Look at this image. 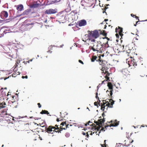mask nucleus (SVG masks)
Wrapping results in <instances>:
<instances>
[{
  "instance_id": "nucleus-30",
  "label": "nucleus",
  "mask_w": 147,
  "mask_h": 147,
  "mask_svg": "<svg viewBox=\"0 0 147 147\" xmlns=\"http://www.w3.org/2000/svg\"><path fill=\"white\" fill-rule=\"evenodd\" d=\"M122 72L123 74L125 75V74H127L128 72V70L126 69H123L122 70Z\"/></svg>"
},
{
  "instance_id": "nucleus-61",
  "label": "nucleus",
  "mask_w": 147,
  "mask_h": 147,
  "mask_svg": "<svg viewBox=\"0 0 147 147\" xmlns=\"http://www.w3.org/2000/svg\"><path fill=\"white\" fill-rule=\"evenodd\" d=\"M105 81H103L102 82V83H103Z\"/></svg>"
},
{
  "instance_id": "nucleus-48",
  "label": "nucleus",
  "mask_w": 147,
  "mask_h": 147,
  "mask_svg": "<svg viewBox=\"0 0 147 147\" xmlns=\"http://www.w3.org/2000/svg\"><path fill=\"white\" fill-rule=\"evenodd\" d=\"M32 61V59H31V60H29V61H27V62H28V63H29V62H30V61Z\"/></svg>"
},
{
  "instance_id": "nucleus-58",
  "label": "nucleus",
  "mask_w": 147,
  "mask_h": 147,
  "mask_svg": "<svg viewBox=\"0 0 147 147\" xmlns=\"http://www.w3.org/2000/svg\"><path fill=\"white\" fill-rule=\"evenodd\" d=\"M130 52L131 51H130L129 52H127V53H130Z\"/></svg>"
},
{
  "instance_id": "nucleus-64",
  "label": "nucleus",
  "mask_w": 147,
  "mask_h": 147,
  "mask_svg": "<svg viewBox=\"0 0 147 147\" xmlns=\"http://www.w3.org/2000/svg\"><path fill=\"white\" fill-rule=\"evenodd\" d=\"M72 125H70V126H71Z\"/></svg>"
},
{
  "instance_id": "nucleus-23",
  "label": "nucleus",
  "mask_w": 147,
  "mask_h": 147,
  "mask_svg": "<svg viewBox=\"0 0 147 147\" xmlns=\"http://www.w3.org/2000/svg\"><path fill=\"white\" fill-rule=\"evenodd\" d=\"M104 74H106V76H105V78L107 80H109V76L110 75V74L109 72H108L107 71H105V72H104Z\"/></svg>"
},
{
  "instance_id": "nucleus-54",
  "label": "nucleus",
  "mask_w": 147,
  "mask_h": 147,
  "mask_svg": "<svg viewBox=\"0 0 147 147\" xmlns=\"http://www.w3.org/2000/svg\"><path fill=\"white\" fill-rule=\"evenodd\" d=\"M108 20V19H105V21H107Z\"/></svg>"
},
{
  "instance_id": "nucleus-12",
  "label": "nucleus",
  "mask_w": 147,
  "mask_h": 147,
  "mask_svg": "<svg viewBox=\"0 0 147 147\" xmlns=\"http://www.w3.org/2000/svg\"><path fill=\"white\" fill-rule=\"evenodd\" d=\"M60 125L62 126H60L59 129H62V130L63 129H65L69 127V124H67L66 123V122L61 123Z\"/></svg>"
},
{
  "instance_id": "nucleus-29",
  "label": "nucleus",
  "mask_w": 147,
  "mask_h": 147,
  "mask_svg": "<svg viewBox=\"0 0 147 147\" xmlns=\"http://www.w3.org/2000/svg\"><path fill=\"white\" fill-rule=\"evenodd\" d=\"M40 113L41 114H47L48 115L49 114V113L47 111L45 110H42V111L40 112Z\"/></svg>"
},
{
  "instance_id": "nucleus-17",
  "label": "nucleus",
  "mask_w": 147,
  "mask_h": 147,
  "mask_svg": "<svg viewBox=\"0 0 147 147\" xmlns=\"http://www.w3.org/2000/svg\"><path fill=\"white\" fill-rule=\"evenodd\" d=\"M131 140L129 139H127V140H125L124 141L125 146H129L130 145V144L133 142V140H132L131 142Z\"/></svg>"
},
{
  "instance_id": "nucleus-46",
  "label": "nucleus",
  "mask_w": 147,
  "mask_h": 147,
  "mask_svg": "<svg viewBox=\"0 0 147 147\" xmlns=\"http://www.w3.org/2000/svg\"><path fill=\"white\" fill-rule=\"evenodd\" d=\"M102 117H103V119H104V116H105V114H104V113H102Z\"/></svg>"
},
{
  "instance_id": "nucleus-62",
  "label": "nucleus",
  "mask_w": 147,
  "mask_h": 147,
  "mask_svg": "<svg viewBox=\"0 0 147 147\" xmlns=\"http://www.w3.org/2000/svg\"><path fill=\"white\" fill-rule=\"evenodd\" d=\"M3 146H4V145H2V147H3Z\"/></svg>"
},
{
  "instance_id": "nucleus-27",
  "label": "nucleus",
  "mask_w": 147,
  "mask_h": 147,
  "mask_svg": "<svg viewBox=\"0 0 147 147\" xmlns=\"http://www.w3.org/2000/svg\"><path fill=\"white\" fill-rule=\"evenodd\" d=\"M6 105L5 103L4 102L0 103V109L1 108H3L6 107Z\"/></svg>"
},
{
  "instance_id": "nucleus-19",
  "label": "nucleus",
  "mask_w": 147,
  "mask_h": 147,
  "mask_svg": "<svg viewBox=\"0 0 147 147\" xmlns=\"http://www.w3.org/2000/svg\"><path fill=\"white\" fill-rule=\"evenodd\" d=\"M12 104L11 105V106L13 108H16L18 106V103L17 101H12Z\"/></svg>"
},
{
  "instance_id": "nucleus-39",
  "label": "nucleus",
  "mask_w": 147,
  "mask_h": 147,
  "mask_svg": "<svg viewBox=\"0 0 147 147\" xmlns=\"http://www.w3.org/2000/svg\"><path fill=\"white\" fill-rule=\"evenodd\" d=\"M119 34H118L117 33L115 35H116V36L117 37V38H119Z\"/></svg>"
},
{
  "instance_id": "nucleus-50",
  "label": "nucleus",
  "mask_w": 147,
  "mask_h": 147,
  "mask_svg": "<svg viewBox=\"0 0 147 147\" xmlns=\"http://www.w3.org/2000/svg\"><path fill=\"white\" fill-rule=\"evenodd\" d=\"M58 1H59L58 0H55L54 2H58Z\"/></svg>"
},
{
  "instance_id": "nucleus-1",
  "label": "nucleus",
  "mask_w": 147,
  "mask_h": 147,
  "mask_svg": "<svg viewBox=\"0 0 147 147\" xmlns=\"http://www.w3.org/2000/svg\"><path fill=\"white\" fill-rule=\"evenodd\" d=\"M88 38L91 41L94 42L95 39L97 38L99 36V30H96L93 31H88Z\"/></svg>"
},
{
  "instance_id": "nucleus-53",
  "label": "nucleus",
  "mask_w": 147,
  "mask_h": 147,
  "mask_svg": "<svg viewBox=\"0 0 147 147\" xmlns=\"http://www.w3.org/2000/svg\"><path fill=\"white\" fill-rule=\"evenodd\" d=\"M105 38H106L107 39V40H109V38H108V37H106Z\"/></svg>"
},
{
  "instance_id": "nucleus-16",
  "label": "nucleus",
  "mask_w": 147,
  "mask_h": 147,
  "mask_svg": "<svg viewBox=\"0 0 147 147\" xmlns=\"http://www.w3.org/2000/svg\"><path fill=\"white\" fill-rule=\"evenodd\" d=\"M100 56H99L98 57L96 56H93L91 58V61L92 62H94L95 60L97 61H98L100 59Z\"/></svg>"
},
{
  "instance_id": "nucleus-60",
  "label": "nucleus",
  "mask_w": 147,
  "mask_h": 147,
  "mask_svg": "<svg viewBox=\"0 0 147 147\" xmlns=\"http://www.w3.org/2000/svg\"><path fill=\"white\" fill-rule=\"evenodd\" d=\"M136 39L137 40H138V39L137 38H136Z\"/></svg>"
},
{
  "instance_id": "nucleus-24",
  "label": "nucleus",
  "mask_w": 147,
  "mask_h": 147,
  "mask_svg": "<svg viewBox=\"0 0 147 147\" xmlns=\"http://www.w3.org/2000/svg\"><path fill=\"white\" fill-rule=\"evenodd\" d=\"M31 10L30 9H28L24 11L23 13L24 15H28L30 13Z\"/></svg>"
},
{
  "instance_id": "nucleus-51",
  "label": "nucleus",
  "mask_w": 147,
  "mask_h": 147,
  "mask_svg": "<svg viewBox=\"0 0 147 147\" xmlns=\"http://www.w3.org/2000/svg\"><path fill=\"white\" fill-rule=\"evenodd\" d=\"M96 98H99V97H98V95H96Z\"/></svg>"
},
{
  "instance_id": "nucleus-33",
  "label": "nucleus",
  "mask_w": 147,
  "mask_h": 147,
  "mask_svg": "<svg viewBox=\"0 0 147 147\" xmlns=\"http://www.w3.org/2000/svg\"><path fill=\"white\" fill-rule=\"evenodd\" d=\"M94 105L95 106H98L97 105H99V106H100V103H98L97 102H94Z\"/></svg>"
},
{
  "instance_id": "nucleus-59",
  "label": "nucleus",
  "mask_w": 147,
  "mask_h": 147,
  "mask_svg": "<svg viewBox=\"0 0 147 147\" xmlns=\"http://www.w3.org/2000/svg\"><path fill=\"white\" fill-rule=\"evenodd\" d=\"M105 12V11L104 10L103 11V13H104Z\"/></svg>"
},
{
  "instance_id": "nucleus-41",
  "label": "nucleus",
  "mask_w": 147,
  "mask_h": 147,
  "mask_svg": "<svg viewBox=\"0 0 147 147\" xmlns=\"http://www.w3.org/2000/svg\"><path fill=\"white\" fill-rule=\"evenodd\" d=\"M86 136H87V138H88V137L89 136V134H88V133L87 132L86 133Z\"/></svg>"
},
{
  "instance_id": "nucleus-7",
  "label": "nucleus",
  "mask_w": 147,
  "mask_h": 147,
  "mask_svg": "<svg viewBox=\"0 0 147 147\" xmlns=\"http://www.w3.org/2000/svg\"><path fill=\"white\" fill-rule=\"evenodd\" d=\"M119 121H117V120H115L113 121V120L109 122L108 123H111V124L110 125H107L106 126H105V128H106L107 127H111V126H117L119 124Z\"/></svg>"
},
{
  "instance_id": "nucleus-4",
  "label": "nucleus",
  "mask_w": 147,
  "mask_h": 147,
  "mask_svg": "<svg viewBox=\"0 0 147 147\" xmlns=\"http://www.w3.org/2000/svg\"><path fill=\"white\" fill-rule=\"evenodd\" d=\"M58 126V125H56L55 126L50 125L48 127H45V131L48 133L51 134H53L54 132L61 133L62 129H59L60 128Z\"/></svg>"
},
{
  "instance_id": "nucleus-42",
  "label": "nucleus",
  "mask_w": 147,
  "mask_h": 147,
  "mask_svg": "<svg viewBox=\"0 0 147 147\" xmlns=\"http://www.w3.org/2000/svg\"><path fill=\"white\" fill-rule=\"evenodd\" d=\"M11 94V92H8V93H7V96H8V95H10Z\"/></svg>"
},
{
  "instance_id": "nucleus-63",
  "label": "nucleus",
  "mask_w": 147,
  "mask_h": 147,
  "mask_svg": "<svg viewBox=\"0 0 147 147\" xmlns=\"http://www.w3.org/2000/svg\"><path fill=\"white\" fill-rule=\"evenodd\" d=\"M42 126V127H44V125H43V126Z\"/></svg>"
},
{
  "instance_id": "nucleus-20",
  "label": "nucleus",
  "mask_w": 147,
  "mask_h": 147,
  "mask_svg": "<svg viewBox=\"0 0 147 147\" xmlns=\"http://www.w3.org/2000/svg\"><path fill=\"white\" fill-rule=\"evenodd\" d=\"M72 13H73V15H75L77 14V11L76 10L72 11L70 13H69V14H68V15H67V18L68 17V18H70V17L71 16V14H72Z\"/></svg>"
},
{
  "instance_id": "nucleus-13",
  "label": "nucleus",
  "mask_w": 147,
  "mask_h": 147,
  "mask_svg": "<svg viewBox=\"0 0 147 147\" xmlns=\"http://www.w3.org/2000/svg\"><path fill=\"white\" fill-rule=\"evenodd\" d=\"M128 64L129 66L133 65L135 67L137 65L136 61L135 60L134 58H132L130 61H128Z\"/></svg>"
},
{
  "instance_id": "nucleus-14",
  "label": "nucleus",
  "mask_w": 147,
  "mask_h": 147,
  "mask_svg": "<svg viewBox=\"0 0 147 147\" xmlns=\"http://www.w3.org/2000/svg\"><path fill=\"white\" fill-rule=\"evenodd\" d=\"M115 32L117 33H118L120 36L122 37L123 34L122 33L123 32V28L119 26H118V28H116L115 29Z\"/></svg>"
},
{
  "instance_id": "nucleus-47",
  "label": "nucleus",
  "mask_w": 147,
  "mask_h": 147,
  "mask_svg": "<svg viewBox=\"0 0 147 147\" xmlns=\"http://www.w3.org/2000/svg\"><path fill=\"white\" fill-rule=\"evenodd\" d=\"M83 135H85L86 134V133H84V132H82V133Z\"/></svg>"
},
{
  "instance_id": "nucleus-10",
  "label": "nucleus",
  "mask_w": 147,
  "mask_h": 147,
  "mask_svg": "<svg viewBox=\"0 0 147 147\" xmlns=\"http://www.w3.org/2000/svg\"><path fill=\"white\" fill-rule=\"evenodd\" d=\"M107 86L109 89L110 91H108V90H107V93L108 92H109V94H108V96H111L113 94V85L111 82H108L107 84Z\"/></svg>"
},
{
  "instance_id": "nucleus-56",
  "label": "nucleus",
  "mask_w": 147,
  "mask_h": 147,
  "mask_svg": "<svg viewBox=\"0 0 147 147\" xmlns=\"http://www.w3.org/2000/svg\"><path fill=\"white\" fill-rule=\"evenodd\" d=\"M9 78V77H7V78H5V79H4V80H5L6 79H7V78Z\"/></svg>"
},
{
  "instance_id": "nucleus-55",
  "label": "nucleus",
  "mask_w": 147,
  "mask_h": 147,
  "mask_svg": "<svg viewBox=\"0 0 147 147\" xmlns=\"http://www.w3.org/2000/svg\"><path fill=\"white\" fill-rule=\"evenodd\" d=\"M107 26L106 25H105V27L104 28V29H105L106 28Z\"/></svg>"
},
{
  "instance_id": "nucleus-9",
  "label": "nucleus",
  "mask_w": 147,
  "mask_h": 147,
  "mask_svg": "<svg viewBox=\"0 0 147 147\" xmlns=\"http://www.w3.org/2000/svg\"><path fill=\"white\" fill-rule=\"evenodd\" d=\"M99 64L100 65L102 66V67L101 69V70L102 71V73H104V69H105V67L106 63H107V62L105 61H103L100 59L98 61Z\"/></svg>"
},
{
  "instance_id": "nucleus-15",
  "label": "nucleus",
  "mask_w": 147,
  "mask_h": 147,
  "mask_svg": "<svg viewBox=\"0 0 147 147\" xmlns=\"http://www.w3.org/2000/svg\"><path fill=\"white\" fill-rule=\"evenodd\" d=\"M87 24V22L84 20H81L78 22V26H82L86 25Z\"/></svg>"
},
{
  "instance_id": "nucleus-3",
  "label": "nucleus",
  "mask_w": 147,
  "mask_h": 147,
  "mask_svg": "<svg viewBox=\"0 0 147 147\" xmlns=\"http://www.w3.org/2000/svg\"><path fill=\"white\" fill-rule=\"evenodd\" d=\"M102 101L103 103L102 104V103H101V109L103 111H104L105 109H106L105 112H106L109 107L112 108L113 105L114 103V101L111 99H110L109 100L111 103H109L108 101L106 102L105 100H103Z\"/></svg>"
},
{
  "instance_id": "nucleus-26",
  "label": "nucleus",
  "mask_w": 147,
  "mask_h": 147,
  "mask_svg": "<svg viewBox=\"0 0 147 147\" xmlns=\"http://www.w3.org/2000/svg\"><path fill=\"white\" fill-rule=\"evenodd\" d=\"M99 34H102L104 36H106L107 35V33H106L105 30H99Z\"/></svg>"
},
{
  "instance_id": "nucleus-11",
  "label": "nucleus",
  "mask_w": 147,
  "mask_h": 147,
  "mask_svg": "<svg viewBox=\"0 0 147 147\" xmlns=\"http://www.w3.org/2000/svg\"><path fill=\"white\" fill-rule=\"evenodd\" d=\"M56 12V10L55 9H49L46 10L45 12V13L47 14H51L55 13Z\"/></svg>"
},
{
  "instance_id": "nucleus-57",
  "label": "nucleus",
  "mask_w": 147,
  "mask_h": 147,
  "mask_svg": "<svg viewBox=\"0 0 147 147\" xmlns=\"http://www.w3.org/2000/svg\"><path fill=\"white\" fill-rule=\"evenodd\" d=\"M98 93L97 92L96 93V95H98Z\"/></svg>"
},
{
  "instance_id": "nucleus-5",
  "label": "nucleus",
  "mask_w": 147,
  "mask_h": 147,
  "mask_svg": "<svg viewBox=\"0 0 147 147\" xmlns=\"http://www.w3.org/2000/svg\"><path fill=\"white\" fill-rule=\"evenodd\" d=\"M93 46H90V48L92 50L94 51H99L100 49L102 47V44L101 42L99 41L97 42V43L93 42Z\"/></svg>"
},
{
  "instance_id": "nucleus-8",
  "label": "nucleus",
  "mask_w": 147,
  "mask_h": 147,
  "mask_svg": "<svg viewBox=\"0 0 147 147\" xmlns=\"http://www.w3.org/2000/svg\"><path fill=\"white\" fill-rule=\"evenodd\" d=\"M29 135L32 139L34 140H36L40 137L39 135L37 133H34V132H30Z\"/></svg>"
},
{
  "instance_id": "nucleus-34",
  "label": "nucleus",
  "mask_w": 147,
  "mask_h": 147,
  "mask_svg": "<svg viewBox=\"0 0 147 147\" xmlns=\"http://www.w3.org/2000/svg\"><path fill=\"white\" fill-rule=\"evenodd\" d=\"M109 5V4H106L105 5V11L106 10V9H107V8H108V7H107V6Z\"/></svg>"
},
{
  "instance_id": "nucleus-45",
  "label": "nucleus",
  "mask_w": 147,
  "mask_h": 147,
  "mask_svg": "<svg viewBox=\"0 0 147 147\" xmlns=\"http://www.w3.org/2000/svg\"><path fill=\"white\" fill-rule=\"evenodd\" d=\"M135 18H136V19L137 20H138V21H139V18H138V16H136L135 17Z\"/></svg>"
},
{
  "instance_id": "nucleus-52",
  "label": "nucleus",
  "mask_w": 147,
  "mask_h": 147,
  "mask_svg": "<svg viewBox=\"0 0 147 147\" xmlns=\"http://www.w3.org/2000/svg\"><path fill=\"white\" fill-rule=\"evenodd\" d=\"M57 122H59V119L58 118H57Z\"/></svg>"
},
{
  "instance_id": "nucleus-6",
  "label": "nucleus",
  "mask_w": 147,
  "mask_h": 147,
  "mask_svg": "<svg viewBox=\"0 0 147 147\" xmlns=\"http://www.w3.org/2000/svg\"><path fill=\"white\" fill-rule=\"evenodd\" d=\"M67 15L68 14L66 11H63L60 12L59 13L58 15L59 19L61 21L68 20V18H67Z\"/></svg>"
},
{
  "instance_id": "nucleus-18",
  "label": "nucleus",
  "mask_w": 147,
  "mask_h": 147,
  "mask_svg": "<svg viewBox=\"0 0 147 147\" xmlns=\"http://www.w3.org/2000/svg\"><path fill=\"white\" fill-rule=\"evenodd\" d=\"M15 7H16V9L18 11H22L24 9L23 5L22 4H20L17 5H15Z\"/></svg>"
},
{
  "instance_id": "nucleus-40",
  "label": "nucleus",
  "mask_w": 147,
  "mask_h": 147,
  "mask_svg": "<svg viewBox=\"0 0 147 147\" xmlns=\"http://www.w3.org/2000/svg\"><path fill=\"white\" fill-rule=\"evenodd\" d=\"M131 16H132L133 17H135L136 16L135 15H133V14H131Z\"/></svg>"
},
{
  "instance_id": "nucleus-28",
  "label": "nucleus",
  "mask_w": 147,
  "mask_h": 147,
  "mask_svg": "<svg viewBox=\"0 0 147 147\" xmlns=\"http://www.w3.org/2000/svg\"><path fill=\"white\" fill-rule=\"evenodd\" d=\"M20 60L18 59H17V60L16 61V64L14 66V69H15L18 66V65L20 63Z\"/></svg>"
},
{
  "instance_id": "nucleus-37",
  "label": "nucleus",
  "mask_w": 147,
  "mask_h": 147,
  "mask_svg": "<svg viewBox=\"0 0 147 147\" xmlns=\"http://www.w3.org/2000/svg\"><path fill=\"white\" fill-rule=\"evenodd\" d=\"M38 105V107L39 108H40L41 107V105H40V103H38L37 104Z\"/></svg>"
},
{
  "instance_id": "nucleus-21",
  "label": "nucleus",
  "mask_w": 147,
  "mask_h": 147,
  "mask_svg": "<svg viewBox=\"0 0 147 147\" xmlns=\"http://www.w3.org/2000/svg\"><path fill=\"white\" fill-rule=\"evenodd\" d=\"M12 101H18V95L17 94H15V95H12Z\"/></svg>"
},
{
  "instance_id": "nucleus-43",
  "label": "nucleus",
  "mask_w": 147,
  "mask_h": 147,
  "mask_svg": "<svg viewBox=\"0 0 147 147\" xmlns=\"http://www.w3.org/2000/svg\"><path fill=\"white\" fill-rule=\"evenodd\" d=\"M104 128H105L103 127L101 129L100 131L103 130L104 131H105V130H104Z\"/></svg>"
},
{
  "instance_id": "nucleus-2",
  "label": "nucleus",
  "mask_w": 147,
  "mask_h": 147,
  "mask_svg": "<svg viewBox=\"0 0 147 147\" xmlns=\"http://www.w3.org/2000/svg\"><path fill=\"white\" fill-rule=\"evenodd\" d=\"M105 121V120L104 119H99L98 120V121H95V120L94 122L96 124V125H98V126H96L95 124L93 123L92 122L89 121L87 123L85 124V126H86L88 125H90V126H92L95 127V130L97 129V131L99 130L100 127H101L103 125L102 124L104 123Z\"/></svg>"
},
{
  "instance_id": "nucleus-22",
  "label": "nucleus",
  "mask_w": 147,
  "mask_h": 147,
  "mask_svg": "<svg viewBox=\"0 0 147 147\" xmlns=\"http://www.w3.org/2000/svg\"><path fill=\"white\" fill-rule=\"evenodd\" d=\"M1 14L3 15L4 17L7 18L8 16V13L7 11H2Z\"/></svg>"
},
{
  "instance_id": "nucleus-49",
  "label": "nucleus",
  "mask_w": 147,
  "mask_h": 147,
  "mask_svg": "<svg viewBox=\"0 0 147 147\" xmlns=\"http://www.w3.org/2000/svg\"><path fill=\"white\" fill-rule=\"evenodd\" d=\"M139 21H137L136 22V24H134V25L136 26V25L137 24H138V22Z\"/></svg>"
},
{
  "instance_id": "nucleus-31",
  "label": "nucleus",
  "mask_w": 147,
  "mask_h": 147,
  "mask_svg": "<svg viewBox=\"0 0 147 147\" xmlns=\"http://www.w3.org/2000/svg\"><path fill=\"white\" fill-rule=\"evenodd\" d=\"M106 140H105L104 141V143L103 144H101V146L102 147H107V146H108L106 144Z\"/></svg>"
},
{
  "instance_id": "nucleus-25",
  "label": "nucleus",
  "mask_w": 147,
  "mask_h": 147,
  "mask_svg": "<svg viewBox=\"0 0 147 147\" xmlns=\"http://www.w3.org/2000/svg\"><path fill=\"white\" fill-rule=\"evenodd\" d=\"M39 6V4L36 3L35 4H33L30 5V7L31 8H36L38 7Z\"/></svg>"
},
{
  "instance_id": "nucleus-36",
  "label": "nucleus",
  "mask_w": 147,
  "mask_h": 147,
  "mask_svg": "<svg viewBox=\"0 0 147 147\" xmlns=\"http://www.w3.org/2000/svg\"><path fill=\"white\" fill-rule=\"evenodd\" d=\"M78 61L79 63H81V64H84V63L81 60H78Z\"/></svg>"
},
{
  "instance_id": "nucleus-35",
  "label": "nucleus",
  "mask_w": 147,
  "mask_h": 147,
  "mask_svg": "<svg viewBox=\"0 0 147 147\" xmlns=\"http://www.w3.org/2000/svg\"><path fill=\"white\" fill-rule=\"evenodd\" d=\"M28 76H22V78H23V79H24V78H25L26 79H27L28 78Z\"/></svg>"
},
{
  "instance_id": "nucleus-44",
  "label": "nucleus",
  "mask_w": 147,
  "mask_h": 147,
  "mask_svg": "<svg viewBox=\"0 0 147 147\" xmlns=\"http://www.w3.org/2000/svg\"><path fill=\"white\" fill-rule=\"evenodd\" d=\"M88 133H89V134H90V135H92V131H89Z\"/></svg>"
},
{
  "instance_id": "nucleus-32",
  "label": "nucleus",
  "mask_w": 147,
  "mask_h": 147,
  "mask_svg": "<svg viewBox=\"0 0 147 147\" xmlns=\"http://www.w3.org/2000/svg\"><path fill=\"white\" fill-rule=\"evenodd\" d=\"M73 13H72V14H71V16L70 17V18H68V20H69V19H71V20H73V17L75 16L74 15H73Z\"/></svg>"
},
{
  "instance_id": "nucleus-38",
  "label": "nucleus",
  "mask_w": 147,
  "mask_h": 147,
  "mask_svg": "<svg viewBox=\"0 0 147 147\" xmlns=\"http://www.w3.org/2000/svg\"><path fill=\"white\" fill-rule=\"evenodd\" d=\"M33 23H31V24H30V23H28V24H26V26H29L30 25H33Z\"/></svg>"
}]
</instances>
